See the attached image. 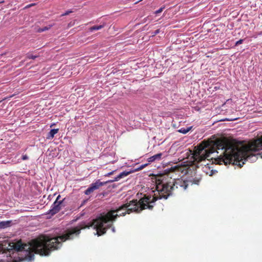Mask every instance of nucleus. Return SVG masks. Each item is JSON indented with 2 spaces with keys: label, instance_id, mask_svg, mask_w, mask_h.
<instances>
[{
  "label": "nucleus",
  "instance_id": "obj_7",
  "mask_svg": "<svg viewBox=\"0 0 262 262\" xmlns=\"http://www.w3.org/2000/svg\"><path fill=\"white\" fill-rule=\"evenodd\" d=\"M203 171L207 174H209L210 176L217 172L216 170L211 169V167L209 166L208 163H207L206 165H205L203 167Z\"/></svg>",
  "mask_w": 262,
  "mask_h": 262
},
{
  "label": "nucleus",
  "instance_id": "obj_3",
  "mask_svg": "<svg viewBox=\"0 0 262 262\" xmlns=\"http://www.w3.org/2000/svg\"><path fill=\"white\" fill-rule=\"evenodd\" d=\"M214 152L213 149L200 145L193 155L194 159L197 162H201L209 157L210 155Z\"/></svg>",
  "mask_w": 262,
  "mask_h": 262
},
{
  "label": "nucleus",
  "instance_id": "obj_11",
  "mask_svg": "<svg viewBox=\"0 0 262 262\" xmlns=\"http://www.w3.org/2000/svg\"><path fill=\"white\" fill-rule=\"evenodd\" d=\"M11 221H2L0 222V229H4L7 227H8L11 225Z\"/></svg>",
  "mask_w": 262,
  "mask_h": 262
},
{
  "label": "nucleus",
  "instance_id": "obj_5",
  "mask_svg": "<svg viewBox=\"0 0 262 262\" xmlns=\"http://www.w3.org/2000/svg\"><path fill=\"white\" fill-rule=\"evenodd\" d=\"M106 183L101 182L99 180L96 182L91 184L90 187L85 191L84 193L86 195L90 194L95 190L98 189L100 186L103 185Z\"/></svg>",
  "mask_w": 262,
  "mask_h": 262
},
{
  "label": "nucleus",
  "instance_id": "obj_16",
  "mask_svg": "<svg viewBox=\"0 0 262 262\" xmlns=\"http://www.w3.org/2000/svg\"><path fill=\"white\" fill-rule=\"evenodd\" d=\"M165 8V7L163 6V7H162L161 8H160L159 9H158V10H157L156 12H155V14H158L159 13H161L163 10Z\"/></svg>",
  "mask_w": 262,
  "mask_h": 262
},
{
  "label": "nucleus",
  "instance_id": "obj_2",
  "mask_svg": "<svg viewBox=\"0 0 262 262\" xmlns=\"http://www.w3.org/2000/svg\"><path fill=\"white\" fill-rule=\"evenodd\" d=\"M188 185L187 182L180 179L174 178L169 182L158 179L156 182L157 192L153 195H144L140 199L141 206L142 208L151 209L156 201L162 199L166 200L175 189L179 188L181 190H184L187 188Z\"/></svg>",
  "mask_w": 262,
  "mask_h": 262
},
{
  "label": "nucleus",
  "instance_id": "obj_15",
  "mask_svg": "<svg viewBox=\"0 0 262 262\" xmlns=\"http://www.w3.org/2000/svg\"><path fill=\"white\" fill-rule=\"evenodd\" d=\"M37 57H38L37 55H32V54H28L27 55V58H29V59H34L36 58H37Z\"/></svg>",
  "mask_w": 262,
  "mask_h": 262
},
{
  "label": "nucleus",
  "instance_id": "obj_20",
  "mask_svg": "<svg viewBox=\"0 0 262 262\" xmlns=\"http://www.w3.org/2000/svg\"><path fill=\"white\" fill-rule=\"evenodd\" d=\"M160 32V30L157 29L152 33V36H155Z\"/></svg>",
  "mask_w": 262,
  "mask_h": 262
},
{
  "label": "nucleus",
  "instance_id": "obj_17",
  "mask_svg": "<svg viewBox=\"0 0 262 262\" xmlns=\"http://www.w3.org/2000/svg\"><path fill=\"white\" fill-rule=\"evenodd\" d=\"M49 28H50V27H45L43 28L39 29L38 32H43V31H45L48 30Z\"/></svg>",
  "mask_w": 262,
  "mask_h": 262
},
{
  "label": "nucleus",
  "instance_id": "obj_10",
  "mask_svg": "<svg viewBox=\"0 0 262 262\" xmlns=\"http://www.w3.org/2000/svg\"><path fill=\"white\" fill-rule=\"evenodd\" d=\"M59 129H51L49 133L48 134L47 136V138L48 139H52L54 138V135L57 134L58 132Z\"/></svg>",
  "mask_w": 262,
  "mask_h": 262
},
{
  "label": "nucleus",
  "instance_id": "obj_9",
  "mask_svg": "<svg viewBox=\"0 0 262 262\" xmlns=\"http://www.w3.org/2000/svg\"><path fill=\"white\" fill-rule=\"evenodd\" d=\"M162 153H159L154 155L153 156L150 157L148 159V161L149 162H152L156 160H159L161 159V157L162 156Z\"/></svg>",
  "mask_w": 262,
  "mask_h": 262
},
{
  "label": "nucleus",
  "instance_id": "obj_6",
  "mask_svg": "<svg viewBox=\"0 0 262 262\" xmlns=\"http://www.w3.org/2000/svg\"><path fill=\"white\" fill-rule=\"evenodd\" d=\"M62 201H55L49 211V213L54 215L57 213L61 209Z\"/></svg>",
  "mask_w": 262,
  "mask_h": 262
},
{
  "label": "nucleus",
  "instance_id": "obj_22",
  "mask_svg": "<svg viewBox=\"0 0 262 262\" xmlns=\"http://www.w3.org/2000/svg\"><path fill=\"white\" fill-rule=\"evenodd\" d=\"M60 197H61V196H60V195H58V196L57 197V198H56V199L55 201H61V200H60Z\"/></svg>",
  "mask_w": 262,
  "mask_h": 262
},
{
  "label": "nucleus",
  "instance_id": "obj_27",
  "mask_svg": "<svg viewBox=\"0 0 262 262\" xmlns=\"http://www.w3.org/2000/svg\"><path fill=\"white\" fill-rule=\"evenodd\" d=\"M260 158L262 159V155H261V156H260Z\"/></svg>",
  "mask_w": 262,
  "mask_h": 262
},
{
  "label": "nucleus",
  "instance_id": "obj_25",
  "mask_svg": "<svg viewBox=\"0 0 262 262\" xmlns=\"http://www.w3.org/2000/svg\"><path fill=\"white\" fill-rule=\"evenodd\" d=\"M256 159H257V158H256L255 155H254V161H256Z\"/></svg>",
  "mask_w": 262,
  "mask_h": 262
},
{
  "label": "nucleus",
  "instance_id": "obj_21",
  "mask_svg": "<svg viewBox=\"0 0 262 262\" xmlns=\"http://www.w3.org/2000/svg\"><path fill=\"white\" fill-rule=\"evenodd\" d=\"M21 159H22V160H28V157L26 155H23V156H22V158H21Z\"/></svg>",
  "mask_w": 262,
  "mask_h": 262
},
{
  "label": "nucleus",
  "instance_id": "obj_24",
  "mask_svg": "<svg viewBox=\"0 0 262 262\" xmlns=\"http://www.w3.org/2000/svg\"><path fill=\"white\" fill-rule=\"evenodd\" d=\"M113 172H114V171L108 173L107 174H105V176H110V175L112 174Z\"/></svg>",
  "mask_w": 262,
  "mask_h": 262
},
{
  "label": "nucleus",
  "instance_id": "obj_8",
  "mask_svg": "<svg viewBox=\"0 0 262 262\" xmlns=\"http://www.w3.org/2000/svg\"><path fill=\"white\" fill-rule=\"evenodd\" d=\"M132 171H124L121 172L119 175H118L113 180L111 181V182L118 181L122 178H124L125 177L128 176L129 174L131 173Z\"/></svg>",
  "mask_w": 262,
  "mask_h": 262
},
{
  "label": "nucleus",
  "instance_id": "obj_18",
  "mask_svg": "<svg viewBox=\"0 0 262 262\" xmlns=\"http://www.w3.org/2000/svg\"><path fill=\"white\" fill-rule=\"evenodd\" d=\"M147 165V164H142L136 169V170H140L145 168Z\"/></svg>",
  "mask_w": 262,
  "mask_h": 262
},
{
  "label": "nucleus",
  "instance_id": "obj_4",
  "mask_svg": "<svg viewBox=\"0 0 262 262\" xmlns=\"http://www.w3.org/2000/svg\"><path fill=\"white\" fill-rule=\"evenodd\" d=\"M170 171L172 172H175L176 174L181 176V174L182 176L186 175V174H192L193 171L191 169L190 167H188L187 166H176L173 167H171Z\"/></svg>",
  "mask_w": 262,
  "mask_h": 262
},
{
  "label": "nucleus",
  "instance_id": "obj_26",
  "mask_svg": "<svg viewBox=\"0 0 262 262\" xmlns=\"http://www.w3.org/2000/svg\"><path fill=\"white\" fill-rule=\"evenodd\" d=\"M142 1V0H140V1H139V2H141V1ZM138 2H139V1H138V2H136V4L138 3Z\"/></svg>",
  "mask_w": 262,
  "mask_h": 262
},
{
  "label": "nucleus",
  "instance_id": "obj_23",
  "mask_svg": "<svg viewBox=\"0 0 262 262\" xmlns=\"http://www.w3.org/2000/svg\"><path fill=\"white\" fill-rule=\"evenodd\" d=\"M72 12V11H67L65 13H64V15H68L70 13Z\"/></svg>",
  "mask_w": 262,
  "mask_h": 262
},
{
  "label": "nucleus",
  "instance_id": "obj_14",
  "mask_svg": "<svg viewBox=\"0 0 262 262\" xmlns=\"http://www.w3.org/2000/svg\"><path fill=\"white\" fill-rule=\"evenodd\" d=\"M200 180H201V177H199V178H193L191 181H192L193 183L196 184H198Z\"/></svg>",
  "mask_w": 262,
  "mask_h": 262
},
{
  "label": "nucleus",
  "instance_id": "obj_13",
  "mask_svg": "<svg viewBox=\"0 0 262 262\" xmlns=\"http://www.w3.org/2000/svg\"><path fill=\"white\" fill-rule=\"evenodd\" d=\"M192 128V126H190V127H187V128H182L178 130V132L179 133H182L183 134H187L189 130H191Z\"/></svg>",
  "mask_w": 262,
  "mask_h": 262
},
{
  "label": "nucleus",
  "instance_id": "obj_19",
  "mask_svg": "<svg viewBox=\"0 0 262 262\" xmlns=\"http://www.w3.org/2000/svg\"><path fill=\"white\" fill-rule=\"evenodd\" d=\"M244 41V39H239V40L237 41L235 43V46H238L240 44H242Z\"/></svg>",
  "mask_w": 262,
  "mask_h": 262
},
{
  "label": "nucleus",
  "instance_id": "obj_1",
  "mask_svg": "<svg viewBox=\"0 0 262 262\" xmlns=\"http://www.w3.org/2000/svg\"><path fill=\"white\" fill-rule=\"evenodd\" d=\"M141 207L140 200L139 201L133 200L117 209L103 212L88 224L84 223L79 227L68 229L57 236H41L32 240L29 244L23 243L21 241L11 242V262H31L34 260L33 253L41 256H48L52 250L60 248L62 242L72 239L79 235L81 229L93 227L96 230L95 235L98 236L104 234L110 228L115 233L116 230L115 227L113 226V223L117 217L124 216L126 213L129 214L132 212L139 213L145 209Z\"/></svg>",
  "mask_w": 262,
  "mask_h": 262
},
{
  "label": "nucleus",
  "instance_id": "obj_12",
  "mask_svg": "<svg viewBox=\"0 0 262 262\" xmlns=\"http://www.w3.org/2000/svg\"><path fill=\"white\" fill-rule=\"evenodd\" d=\"M105 24L99 26H94L90 28V31L93 32L94 30H98L103 28L105 26Z\"/></svg>",
  "mask_w": 262,
  "mask_h": 262
}]
</instances>
